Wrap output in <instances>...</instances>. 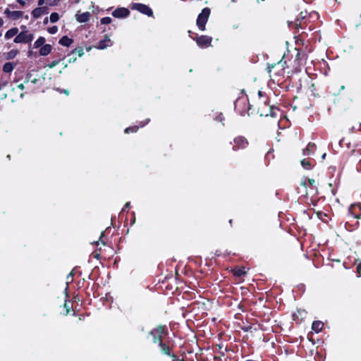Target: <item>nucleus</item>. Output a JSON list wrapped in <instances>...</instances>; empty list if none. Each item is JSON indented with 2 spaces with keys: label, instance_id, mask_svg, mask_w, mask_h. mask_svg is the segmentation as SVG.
<instances>
[{
  "label": "nucleus",
  "instance_id": "nucleus-10",
  "mask_svg": "<svg viewBox=\"0 0 361 361\" xmlns=\"http://www.w3.org/2000/svg\"><path fill=\"white\" fill-rule=\"evenodd\" d=\"M4 14L9 19L18 20V19L20 18L23 16V12L20 11H12L8 8H6L4 10Z\"/></svg>",
  "mask_w": 361,
  "mask_h": 361
},
{
  "label": "nucleus",
  "instance_id": "nucleus-22",
  "mask_svg": "<svg viewBox=\"0 0 361 361\" xmlns=\"http://www.w3.org/2000/svg\"><path fill=\"white\" fill-rule=\"evenodd\" d=\"M302 166L305 169H310L312 168V163L310 161L303 159L300 161Z\"/></svg>",
  "mask_w": 361,
  "mask_h": 361
},
{
  "label": "nucleus",
  "instance_id": "nucleus-1",
  "mask_svg": "<svg viewBox=\"0 0 361 361\" xmlns=\"http://www.w3.org/2000/svg\"><path fill=\"white\" fill-rule=\"evenodd\" d=\"M22 31L20 33H18L17 36L14 39L15 43H30L33 38L34 35L26 30L25 26H22Z\"/></svg>",
  "mask_w": 361,
  "mask_h": 361
},
{
  "label": "nucleus",
  "instance_id": "nucleus-33",
  "mask_svg": "<svg viewBox=\"0 0 361 361\" xmlns=\"http://www.w3.org/2000/svg\"><path fill=\"white\" fill-rule=\"evenodd\" d=\"M68 56H69L68 63H73L77 59V58L74 56V54H72V53Z\"/></svg>",
  "mask_w": 361,
  "mask_h": 361
},
{
  "label": "nucleus",
  "instance_id": "nucleus-15",
  "mask_svg": "<svg viewBox=\"0 0 361 361\" xmlns=\"http://www.w3.org/2000/svg\"><path fill=\"white\" fill-rule=\"evenodd\" d=\"M315 149L316 145L310 142L307 145L306 148L303 149L302 154L304 156H310L314 154Z\"/></svg>",
  "mask_w": 361,
  "mask_h": 361
},
{
  "label": "nucleus",
  "instance_id": "nucleus-44",
  "mask_svg": "<svg viewBox=\"0 0 361 361\" xmlns=\"http://www.w3.org/2000/svg\"><path fill=\"white\" fill-rule=\"evenodd\" d=\"M300 15H301V18H305V14H303V12H301Z\"/></svg>",
  "mask_w": 361,
  "mask_h": 361
},
{
  "label": "nucleus",
  "instance_id": "nucleus-47",
  "mask_svg": "<svg viewBox=\"0 0 361 361\" xmlns=\"http://www.w3.org/2000/svg\"><path fill=\"white\" fill-rule=\"evenodd\" d=\"M302 185L304 187H305V186H306V183H305V181L302 182Z\"/></svg>",
  "mask_w": 361,
  "mask_h": 361
},
{
  "label": "nucleus",
  "instance_id": "nucleus-6",
  "mask_svg": "<svg viewBox=\"0 0 361 361\" xmlns=\"http://www.w3.org/2000/svg\"><path fill=\"white\" fill-rule=\"evenodd\" d=\"M274 111H275V109L271 106H267L265 102H264L263 105L259 106L258 109V112L260 114V116H275Z\"/></svg>",
  "mask_w": 361,
  "mask_h": 361
},
{
  "label": "nucleus",
  "instance_id": "nucleus-45",
  "mask_svg": "<svg viewBox=\"0 0 361 361\" xmlns=\"http://www.w3.org/2000/svg\"><path fill=\"white\" fill-rule=\"evenodd\" d=\"M325 157H326V153L323 154V155L322 156V159H324Z\"/></svg>",
  "mask_w": 361,
  "mask_h": 361
},
{
  "label": "nucleus",
  "instance_id": "nucleus-37",
  "mask_svg": "<svg viewBox=\"0 0 361 361\" xmlns=\"http://www.w3.org/2000/svg\"><path fill=\"white\" fill-rule=\"evenodd\" d=\"M49 5L53 6V5H56L58 3L59 0H49Z\"/></svg>",
  "mask_w": 361,
  "mask_h": 361
},
{
  "label": "nucleus",
  "instance_id": "nucleus-17",
  "mask_svg": "<svg viewBox=\"0 0 361 361\" xmlns=\"http://www.w3.org/2000/svg\"><path fill=\"white\" fill-rule=\"evenodd\" d=\"M18 33V27H13L10 30H8L6 34H5V38L6 39H11L14 36H17Z\"/></svg>",
  "mask_w": 361,
  "mask_h": 361
},
{
  "label": "nucleus",
  "instance_id": "nucleus-41",
  "mask_svg": "<svg viewBox=\"0 0 361 361\" xmlns=\"http://www.w3.org/2000/svg\"><path fill=\"white\" fill-rule=\"evenodd\" d=\"M4 23V20L1 18H0V27H1L3 26Z\"/></svg>",
  "mask_w": 361,
  "mask_h": 361
},
{
  "label": "nucleus",
  "instance_id": "nucleus-31",
  "mask_svg": "<svg viewBox=\"0 0 361 361\" xmlns=\"http://www.w3.org/2000/svg\"><path fill=\"white\" fill-rule=\"evenodd\" d=\"M111 22V18L109 17H105L101 19L102 24H109Z\"/></svg>",
  "mask_w": 361,
  "mask_h": 361
},
{
  "label": "nucleus",
  "instance_id": "nucleus-7",
  "mask_svg": "<svg viewBox=\"0 0 361 361\" xmlns=\"http://www.w3.org/2000/svg\"><path fill=\"white\" fill-rule=\"evenodd\" d=\"M197 45L201 48H205L211 46L212 38L209 36L202 35L194 39Z\"/></svg>",
  "mask_w": 361,
  "mask_h": 361
},
{
  "label": "nucleus",
  "instance_id": "nucleus-21",
  "mask_svg": "<svg viewBox=\"0 0 361 361\" xmlns=\"http://www.w3.org/2000/svg\"><path fill=\"white\" fill-rule=\"evenodd\" d=\"M14 68V66L13 65L12 63H6L4 65V67H3V71L5 72V73H11Z\"/></svg>",
  "mask_w": 361,
  "mask_h": 361
},
{
  "label": "nucleus",
  "instance_id": "nucleus-32",
  "mask_svg": "<svg viewBox=\"0 0 361 361\" xmlns=\"http://www.w3.org/2000/svg\"><path fill=\"white\" fill-rule=\"evenodd\" d=\"M73 272H71L66 277V284L68 285L69 283H71L73 281Z\"/></svg>",
  "mask_w": 361,
  "mask_h": 361
},
{
  "label": "nucleus",
  "instance_id": "nucleus-36",
  "mask_svg": "<svg viewBox=\"0 0 361 361\" xmlns=\"http://www.w3.org/2000/svg\"><path fill=\"white\" fill-rule=\"evenodd\" d=\"M64 307H65V308H66V314H68L70 312L71 307H70L67 303H65V304H64Z\"/></svg>",
  "mask_w": 361,
  "mask_h": 361
},
{
  "label": "nucleus",
  "instance_id": "nucleus-39",
  "mask_svg": "<svg viewBox=\"0 0 361 361\" xmlns=\"http://www.w3.org/2000/svg\"><path fill=\"white\" fill-rule=\"evenodd\" d=\"M148 122H149V119H147V120H145V121L142 122V123H141V126H140V127H143V126H145L146 124H147V123H148Z\"/></svg>",
  "mask_w": 361,
  "mask_h": 361
},
{
  "label": "nucleus",
  "instance_id": "nucleus-54",
  "mask_svg": "<svg viewBox=\"0 0 361 361\" xmlns=\"http://www.w3.org/2000/svg\"><path fill=\"white\" fill-rule=\"evenodd\" d=\"M0 36H1V32H0Z\"/></svg>",
  "mask_w": 361,
  "mask_h": 361
},
{
  "label": "nucleus",
  "instance_id": "nucleus-53",
  "mask_svg": "<svg viewBox=\"0 0 361 361\" xmlns=\"http://www.w3.org/2000/svg\"><path fill=\"white\" fill-rule=\"evenodd\" d=\"M79 1H80V0H75V2H76V3H78V2H79Z\"/></svg>",
  "mask_w": 361,
  "mask_h": 361
},
{
  "label": "nucleus",
  "instance_id": "nucleus-28",
  "mask_svg": "<svg viewBox=\"0 0 361 361\" xmlns=\"http://www.w3.org/2000/svg\"><path fill=\"white\" fill-rule=\"evenodd\" d=\"M139 127L137 126H133V127H128L127 128H126L125 130V133H135L136 132L137 130H138Z\"/></svg>",
  "mask_w": 361,
  "mask_h": 361
},
{
  "label": "nucleus",
  "instance_id": "nucleus-16",
  "mask_svg": "<svg viewBox=\"0 0 361 361\" xmlns=\"http://www.w3.org/2000/svg\"><path fill=\"white\" fill-rule=\"evenodd\" d=\"M52 47L50 44H45L42 47H40L39 53L40 56H47L51 51Z\"/></svg>",
  "mask_w": 361,
  "mask_h": 361
},
{
  "label": "nucleus",
  "instance_id": "nucleus-2",
  "mask_svg": "<svg viewBox=\"0 0 361 361\" xmlns=\"http://www.w3.org/2000/svg\"><path fill=\"white\" fill-rule=\"evenodd\" d=\"M209 15L210 9L209 8H204L199 14L196 24L200 30L204 31L205 30V25L208 20Z\"/></svg>",
  "mask_w": 361,
  "mask_h": 361
},
{
  "label": "nucleus",
  "instance_id": "nucleus-43",
  "mask_svg": "<svg viewBox=\"0 0 361 361\" xmlns=\"http://www.w3.org/2000/svg\"><path fill=\"white\" fill-rule=\"evenodd\" d=\"M130 207V202H127L126 204H125V208H128Z\"/></svg>",
  "mask_w": 361,
  "mask_h": 361
},
{
  "label": "nucleus",
  "instance_id": "nucleus-48",
  "mask_svg": "<svg viewBox=\"0 0 361 361\" xmlns=\"http://www.w3.org/2000/svg\"><path fill=\"white\" fill-rule=\"evenodd\" d=\"M20 98H23L24 97V94L23 93H20Z\"/></svg>",
  "mask_w": 361,
  "mask_h": 361
},
{
  "label": "nucleus",
  "instance_id": "nucleus-23",
  "mask_svg": "<svg viewBox=\"0 0 361 361\" xmlns=\"http://www.w3.org/2000/svg\"><path fill=\"white\" fill-rule=\"evenodd\" d=\"M18 51L16 49L11 50L6 54V58L8 59H12L18 54Z\"/></svg>",
  "mask_w": 361,
  "mask_h": 361
},
{
  "label": "nucleus",
  "instance_id": "nucleus-35",
  "mask_svg": "<svg viewBox=\"0 0 361 361\" xmlns=\"http://www.w3.org/2000/svg\"><path fill=\"white\" fill-rule=\"evenodd\" d=\"M357 271L358 273V276H361V262L359 263L357 266Z\"/></svg>",
  "mask_w": 361,
  "mask_h": 361
},
{
  "label": "nucleus",
  "instance_id": "nucleus-25",
  "mask_svg": "<svg viewBox=\"0 0 361 361\" xmlns=\"http://www.w3.org/2000/svg\"><path fill=\"white\" fill-rule=\"evenodd\" d=\"M59 20V15L57 13H52L50 15V21L51 23H56Z\"/></svg>",
  "mask_w": 361,
  "mask_h": 361
},
{
  "label": "nucleus",
  "instance_id": "nucleus-42",
  "mask_svg": "<svg viewBox=\"0 0 361 361\" xmlns=\"http://www.w3.org/2000/svg\"><path fill=\"white\" fill-rule=\"evenodd\" d=\"M308 181H309L310 184L312 185L314 183V180H313V179H309Z\"/></svg>",
  "mask_w": 361,
  "mask_h": 361
},
{
  "label": "nucleus",
  "instance_id": "nucleus-24",
  "mask_svg": "<svg viewBox=\"0 0 361 361\" xmlns=\"http://www.w3.org/2000/svg\"><path fill=\"white\" fill-rule=\"evenodd\" d=\"M159 345L161 348L162 353L166 354V355H169V346H166L164 344H163L162 341H160L159 343Z\"/></svg>",
  "mask_w": 361,
  "mask_h": 361
},
{
  "label": "nucleus",
  "instance_id": "nucleus-50",
  "mask_svg": "<svg viewBox=\"0 0 361 361\" xmlns=\"http://www.w3.org/2000/svg\"><path fill=\"white\" fill-rule=\"evenodd\" d=\"M9 7L14 8L15 6L13 5H9Z\"/></svg>",
  "mask_w": 361,
  "mask_h": 361
},
{
  "label": "nucleus",
  "instance_id": "nucleus-20",
  "mask_svg": "<svg viewBox=\"0 0 361 361\" xmlns=\"http://www.w3.org/2000/svg\"><path fill=\"white\" fill-rule=\"evenodd\" d=\"M46 39L44 37H39L34 43L33 48L37 49L45 44Z\"/></svg>",
  "mask_w": 361,
  "mask_h": 361
},
{
  "label": "nucleus",
  "instance_id": "nucleus-5",
  "mask_svg": "<svg viewBox=\"0 0 361 361\" xmlns=\"http://www.w3.org/2000/svg\"><path fill=\"white\" fill-rule=\"evenodd\" d=\"M165 334V329L164 326H159L154 329H153L150 332V335L152 336V340L154 343H159L162 341V336Z\"/></svg>",
  "mask_w": 361,
  "mask_h": 361
},
{
  "label": "nucleus",
  "instance_id": "nucleus-52",
  "mask_svg": "<svg viewBox=\"0 0 361 361\" xmlns=\"http://www.w3.org/2000/svg\"><path fill=\"white\" fill-rule=\"evenodd\" d=\"M64 92H65L66 94H68V91H66V90Z\"/></svg>",
  "mask_w": 361,
  "mask_h": 361
},
{
  "label": "nucleus",
  "instance_id": "nucleus-26",
  "mask_svg": "<svg viewBox=\"0 0 361 361\" xmlns=\"http://www.w3.org/2000/svg\"><path fill=\"white\" fill-rule=\"evenodd\" d=\"M245 273H246V271L244 268L238 269L234 271V274L238 276H241L245 274Z\"/></svg>",
  "mask_w": 361,
  "mask_h": 361
},
{
  "label": "nucleus",
  "instance_id": "nucleus-51",
  "mask_svg": "<svg viewBox=\"0 0 361 361\" xmlns=\"http://www.w3.org/2000/svg\"><path fill=\"white\" fill-rule=\"evenodd\" d=\"M359 164H360V166H361V159H360V161H359Z\"/></svg>",
  "mask_w": 361,
  "mask_h": 361
},
{
  "label": "nucleus",
  "instance_id": "nucleus-14",
  "mask_svg": "<svg viewBox=\"0 0 361 361\" xmlns=\"http://www.w3.org/2000/svg\"><path fill=\"white\" fill-rule=\"evenodd\" d=\"M37 79L35 78L33 80H30V76H29V78L25 81V84H20L18 85L17 88L20 90H23L25 89L26 90H30L31 87H30V83H36L37 82Z\"/></svg>",
  "mask_w": 361,
  "mask_h": 361
},
{
  "label": "nucleus",
  "instance_id": "nucleus-30",
  "mask_svg": "<svg viewBox=\"0 0 361 361\" xmlns=\"http://www.w3.org/2000/svg\"><path fill=\"white\" fill-rule=\"evenodd\" d=\"M48 32H49V33H50L51 35L56 34L58 32L57 26L54 25V26L49 27Z\"/></svg>",
  "mask_w": 361,
  "mask_h": 361
},
{
  "label": "nucleus",
  "instance_id": "nucleus-13",
  "mask_svg": "<svg viewBox=\"0 0 361 361\" xmlns=\"http://www.w3.org/2000/svg\"><path fill=\"white\" fill-rule=\"evenodd\" d=\"M47 13H48V11H47V7H39V8H35L32 11V15L35 18H38L43 14Z\"/></svg>",
  "mask_w": 361,
  "mask_h": 361
},
{
  "label": "nucleus",
  "instance_id": "nucleus-9",
  "mask_svg": "<svg viewBox=\"0 0 361 361\" xmlns=\"http://www.w3.org/2000/svg\"><path fill=\"white\" fill-rule=\"evenodd\" d=\"M113 44V42L111 40L109 36L105 35L104 39L100 40L97 45H95L94 47L98 49H105L108 47H111Z\"/></svg>",
  "mask_w": 361,
  "mask_h": 361
},
{
  "label": "nucleus",
  "instance_id": "nucleus-38",
  "mask_svg": "<svg viewBox=\"0 0 361 361\" xmlns=\"http://www.w3.org/2000/svg\"><path fill=\"white\" fill-rule=\"evenodd\" d=\"M216 119L219 120V121L222 122L223 120H224V117L222 116V114H219L217 117H216Z\"/></svg>",
  "mask_w": 361,
  "mask_h": 361
},
{
  "label": "nucleus",
  "instance_id": "nucleus-12",
  "mask_svg": "<svg viewBox=\"0 0 361 361\" xmlns=\"http://www.w3.org/2000/svg\"><path fill=\"white\" fill-rule=\"evenodd\" d=\"M90 18V12H85L82 13H77L75 15L76 20L79 23H86Z\"/></svg>",
  "mask_w": 361,
  "mask_h": 361
},
{
  "label": "nucleus",
  "instance_id": "nucleus-19",
  "mask_svg": "<svg viewBox=\"0 0 361 361\" xmlns=\"http://www.w3.org/2000/svg\"><path fill=\"white\" fill-rule=\"evenodd\" d=\"M73 43V39L69 38L67 36H63L60 40L59 44L65 46V47H69Z\"/></svg>",
  "mask_w": 361,
  "mask_h": 361
},
{
  "label": "nucleus",
  "instance_id": "nucleus-34",
  "mask_svg": "<svg viewBox=\"0 0 361 361\" xmlns=\"http://www.w3.org/2000/svg\"><path fill=\"white\" fill-rule=\"evenodd\" d=\"M30 0H16V1L20 4L21 6H25L27 1H30Z\"/></svg>",
  "mask_w": 361,
  "mask_h": 361
},
{
  "label": "nucleus",
  "instance_id": "nucleus-4",
  "mask_svg": "<svg viewBox=\"0 0 361 361\" xmlns=\"http://www.w3.org/2000/svg\"><path fill=\"white\" fill-rule=\"evenodd\" d=\"M131 8L148 16H152L153 14L152 10L145 4L135 3L132 4Z\"/></svg>",
  "mask_w": 361,
  "mask_h": 361
},
{
  "label": "nucleus",
  "instance_id": "nucleus-49",
  "mask_svg": "<svg viewBox=\"0 0 361 361\" xmlns=\"http://www.w3.org/2000/svg\"><path fill=\"white\" fill-rule=\"evenodd\" d=\"M258 94H259V95L260 97H262V92H261V91H259Z\"/></svg>",
  "mask_w": 361,
  "mask_h": 361
},
{
  "label": "nucleus",
  "instance_id": "nucleus-27",
  "mask_svg": "<svg viewBox=\"0 0 361 361\" xmlns=\"http://www.w3.org/2000/svg\"><path fill=\"white\" fill-rule=\"evenodd\" d=\"M77 54L78 55V56H80V57L84 55V51H83L82 48L80 47V48H77L75 50H73L72 51V54Z\"/></svg>",
  "mask_w": 361,
  "mask_h": 361
},
{
  "label": "nucleus",
  "instance_id": "nucleus-18",
  "mask_svg": "<svg viewBox=\"0 0 361 361\" xmlns=\"http://www.w3.org/2000/svg\"><path fill=\"white\" fill-rule=\"evenodd\" d=\"M323 326H324V324L322 322L315 321L312 323V329L316 333H319V331H322Z\"/></svg>",
  "mask_w": 361,
  "mask_h": 361
},
{
  "label": "nucleus",
  "instance_id": "nucleus-3",
  "mask_svg": "<svg viewBox=\"0 0 361 361\" xmlns=\"http://www.w3.org/2000/svg\"><path fill=\"white\" fill-rule=\"evenodd\" d=\"M249 145L247 140L243 136H238L233 139V150L237 151L239 149H245Z\"/></svg>",
  "mask_w": 361,
  "mask_h": 361
},
{
  "label": "nucleus",
  "instance_id": "nucleus-46",
  "mask_svg": "<svg viewBox=\"0 0 361 361\" xmlns=\"http://www.w3.org/2000/svg\"><path fill=\"white\" fill-rule=\"evenodd\" d=\"M298 312L299 314H305V311H302V312H300V310H298Z\"/></svg>",
  "mask_w": 361,
  "mask_h": 361
},
{
  "label": "nucleus",
  "instance_id": "nucleus-8",
  "mask_svg": "<svg viewBox=\"0 0 361 361\" xmlns=\"http://www.w3.org/2000/svg\"><path fill=\"white\" fill-rule=\"evenodd\" d=\"M348 214L355 219L361 216V204H352L348 208Z\"/></svg>",
  "mask_w": 361,
  "mask_h": 361
},
{
  "label": "nucleus",
  "instance_id": "nucleus-11",
  "mask_svg": "<svg viewBox=\"0 0 361 361\" xmlns=\"http://www.w3.org/2000/svg\"><path fill=\"white\" fill-rule=\"evenodd\" d=\"M112 15L115 18H126L129 15V11L126 8H118L114 11Z\"/></svg>",
  "mask_w": 361,
  "mask_h": 361
},
{
  "label": "nucleus",
  "instance_id": "nucleus-29",
  "mask_svg": "<svg viewBox=\"0 0 361 361\" xmlns=\"http://www.w3.org/2000/svg\"><path fill=\"white\" fill-rule=\"evenodd\" d=\"M61 61V59H59V60H54L52 62H51L50 63L47 64L46 66V67H48L49 68H53L54 67H55L56 65H58Z\"/></svg>",
  "mask_w": 361,
  "mask_h": 361
},
{
  "label": "nucleus",
  "instance_id": "nucleus-40",
  "mask_svg": "<svg viewBox=\"0 0 361 361\" xmlns=\"http://www.w3.org/2000/svg\"><path fill=\"white\" fill-rule=\"evenodd\" d=\"M44 3V0H39L38 1V5L39 6H42Z\"/></svg>",
  "mask_w": 361,
  "mask_h": 361
}]
</instances>
